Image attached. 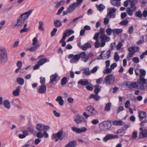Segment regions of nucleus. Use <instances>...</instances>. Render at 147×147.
Here are the masks:
<instances>
[{"mask_svg":"<svg viewBox=\"0 0 147 147\" xmlns=\"http://www.w3.org/2000/svg\"><path fill=\"white\" fill-rule=\"evenodd\" d=\"M80 56L82 61L84 62H87L88 59L85 52H82L80 53Z\"/></svg>","mask_w":147,"mask_h":147,"instance_id":"14","label":"nucleus"},{"mask_svg":"<svg viewBox=\"0 0 147 147\" xmlns=\"http://www.w3.org/2000/svg\"><path fill=\"white\" fill-rule=\"evenodd\" d=\"M110 2L114 6H119L121 5L120 2L117 0H111Z\"/></svg>","mask_w":147,"mask_h":147,"instance_id":"31","label":"nucleus"},{"mask_svg":"<svg viewBox=\"0 0 147 147\" xmlns=\"http://www.w3.org/2000/svg\"><path fill=\"white\" fill-rule=\"evenodd\" d=\"M58 75L56 73L51 75L50 76V81L49 83L52 84L54 82H57Z\"/></svg>","mask_w":147,"mask_h":147,"instance_id":"16","label":"nucleus"},{"mask_svg":"<svg viewBox=\"0 0 147 147\" xmlns=\"http://www.w3.org/2000/svg\"><path fill=\"white\" fill-rule=\"evenodd\" d=\"M78 6L76 4V3H74L71 4L68 7V12L69 13L72 12L74 9Z\"/></svg>","mask_w":147,"mask_h":147,"instance_id":"13","label":"nucleus"},{"mask_svg":"<svg viewBox=\"0 0 147 147\" xmlns=\"http://www.w3.org/2000/svg\"><path fill=\"white\" fill-rule=\"evenodd\" d=\"M139 48L138 47H129L128 49V51L134 54V53L139 51Z\"/></svg>","mask_w":147,"mask_h":147,"instance_id":"12","label":"nucleus"},{"mask_svg":"<svg viewBox=\"0 0 147 147\" xmlns=\"http://www.w3.org/2000/svg\"><path fill=\"white\" fill-rule=\"evenodd\" d=\"M133 11L129 8H127L126 9V11L127 14L130 16H131L133 15L132 11Z\"/></svg>","mask_w":147,"mask_h":147,"instance_id":"46","label":"nucleus"},{"mask_svg":"<svg viewBox=\"0 0 147 147\" xmlns=\"http://www.w3.org/2000/svg\"><path fill=\"white\" fill-rule=\"evenodd\" d=\"M43 23L42 21H40L39 22V26L38 29L39 30L43 31L44 30V28L43 27Z\"/></svg>","mask_w":147,"mask_h":147,"instance_id":"48","label":"nucleus"},{"mask_svg":"<svg viewBox=\"0 0 147 147\" xmlns=\"http://www.w3.org/2000/svg\"><path fill=\"white\" fill-rule=\"evenodd\" d=\"M126 85L130 89H138L139 88V85L137 82H130L127 83Z\"/></svg>","mask_w":147,"mask_h":147,"instance_id":"10","label":"nucleus"},{"mask_svg":"<svg viewBox=\"0 0 147 147\" xmlns=\"http://www.w3.org/2000/svg\"><path fill=\"white\" fill-rule=\"evenodd\" d=\"M116 11V9L115 8L113 7L110 8L107 14V17L109 18H111V17L113 18H115V14L113 13H115Z\"/></svg>","mask_w":147,"mask_h":147,"instance_id":"11","label":"nucleus"},{"mask_svg":"<svg viewBox=\"0 0 147 147\" xmlns=\"http://www.w3.org/2000/svg\"><path fill=\"white\" fill-rule=\"evenodd\" d=\"M82 117L79 115H76L74 117V121L77 124L81 123L82 122Z\"/></svg>","mask_w":147,"mask_h":147,"instance_id":"17","label":"nucleus"},{"mask_svg":"<svg viewBox=\"0 0 147 147\" xmlns=\"http://www.w3.org/2000/svg\"><path fill=\"white\" fill-rule=\"evenodd\" d=\"M78 84L83 86H85L89 84V82L87 80L81 79L78 81Z\"/></svg>","mask_w":147,"mask_h":147,"instance_id":"18","label":"nucleus"},{"mask_svg":"<svg viewBox=\"0 0 147 147\" xmlns=\"http://www.w3.org/2000/svg\"><path fill=\"white\" fill-rule=\"evenodd\" d=\"M119 57L117 53H116L114 56V59L116 61H118L119 60Z\"/></svg>","mask_w":147,"mask_h":147,"instance_id":"64","label":"nucleus"},{"mask_svg":"<svg viewBox=\"0 0 147 147\" xmlns=\"http://www.w3.org/2000/svg\"><path fill=\"white\" fill-rule=\"evenodd\" d=\"M64 7L63 6L61 7L58 10L57 12V15H59L61 13L62 11L64 9Z\"/></svg>","mask_w":147,"mask_h":147,"instance_id":"61","label":"nucleus"},{"mask_svg":"<svg viewBox=\"0 0 147 147\" xmlns=\"http://www.w3.org/2000/svg\"><path fill=\"white\" fill-rule=\"evenodd\" d=\"M139 72L140 74L139 75V77H143L145 76L146 74V71L145 70L143 69H140Z\"/></svg>","mask_w":147,"mask_h":147,"instance_id":"41","label":"nucleus"},{"mask_svg":"<svg viewBox=\"0 0 147 147\" xmlns=\"http://www.w3.org/2000/svg\"><path fill=\"white\" fill-rule=\"evenodd\" d=\"M111 102H109L106 105L105 107V110L107 111H109L111 109Z\"/></svg>","mask_w":147,"mask_h":147,"instance_id":"40","label":"nucleus"},{"mask_svg":"<svg viewBox=\"0 0 147 147\" xmlns=\"http://www.w3.org/2000/svg\"><path fill=\"white\" fill-rule=\"evenodd\" d=\"M101 43L99 42L98 40L96 41L94 44V46L95 48H99L100 46Z\"/></svg>","mask_w":147,"mask_h":147,"instance_id":"52","label":"nucleus"},{"mask_svg":"<svg viewBox=\"0 0 147 147\" xmlns=\"http://www.w3.org/2000/svg\"><path fill=\"white\" fill-rule=\"evenodd\" d=\"M136 15L137 17L140 18H141L142 16V14L140 11H138L136 12Z\"/></svg>","mask_w":147,"mask_h":147,"instance_id":"62","label":"nucleus"},{"mask_svg":"<svg viewBox=\"0 0 147 147\" xmlns=\"http://www.w3.org/2000/svg\"><path fill=\"white\" fill-rule=\"evenodd\" d=\"M140 78L138 79L137 82L138 84H145L146 83V80L143 77H139Z\"/></svg>","mask_w":147,"mask_h":147,"instance_id":"28","label":"nucleus"},{"mask_svg":"<svg viewBox=\"0 0 147 147\" xmlns=\"http://www.w3.org/2000/svg\"><path fill=\"white\" fill-rule=\"evenodd\" d=\"M27 24H24L23 28V29L21 30L20 31V32L21 33H22L24 32H27L30 30V29L28 28H26Z\"/></svg>","mask_w":147,"mask_h":147,"instance_id":"35","label":"nucleus"},{"mask_svg":"<svg viewBox=\"0 0 147 147\" xmlns=\"http://www.w3.org/2000/svg\"><path fill=\"white\" fill-rule=\"evenodd\" d=\"M111 125L110 120L104 121L99 124L100 131V132L106 131L111 128Z\"/></svg>","mask_w":147,"mask_h":147,"instance_id":"2","label":"nucleus"},{"mask_svg":"<svg viewBox=\"0 0 147 147\" xmlns=\"http://www.w3.org/2000/svg\"><path fill=\"white\" fill-rule=\"evenodd\" d=\"M122 30L121 29H114L112 30V32L113 33L116 34L117 35L121 33L122 32Z\"/></svg>","mask_w":147,"mask_h":147,"instance_id":"38","label":"nucleus"},{"mask_svg":"<svg viewBox=\"0 0 147 147\" xmlns=\"http://www.w3.org/2000/svg\"><path fill=\"white\" fill-rule=\"evenodd\" d=\"M147 136V129H144L140 134L139 137L140 138H143Z\"/></svg>","mask_w":147,"mask_h":147,"instance_id":"24","label":"nucleus"},{"mask_svg":"<svg viewBox=\"0 0 147 147\" xmlns=\"http://www.w3.org/2000/svg\"><path fill=\"white\" fill-rule=\"evenodd\" d=\"M40 82L41 84L42 85H45L44 84L45 83V79L44 77H40Z\"/></svg>","mask_w":147,"mask_h":147,"instance_id":"54","label":"nucleus"},{"mask_svg":"<svg viewBox=\"0 0 147 147\" xmlns=\"http://www.w3.org/2000/svg\"><path fill=\"white\" fill-rule=\"evenodd\" d=\"M97 9L100 11H102L105 8V6L102 4H100L99 5H96Z\"/></svg>","mask_w":147,"mask_h":147,"instance_id":"39","label":"nucleus"},{"mask_svg":"<svg viewBox=\"0 0 147 147\" xmlns=\"http://www.w3.org/2000/svg\"><path fill=\"white\" fill-rule=\"evenodd\" d=\"M113 124L116 125L123 126L125 125V123L121 120H115L113 122Z\"/></svg>","mask_w":147,"mask_h":147,"instance_id":"26","label":"nucleus"},{"mask_svg":"<svg viewBox=\"0 0 147 147\" xmlns=\"http://www.w3.org/2000/svg\"><path fill=\"white\" fill-rule=\"evenodd\" d=\"M23 134H20L19 135V137L20 138H25L28 134V132L26 130H24L23 131Z\"/></svg>","mask_w":147,"mask_h":147,"instance_id":"36","label":"nucleus"},{"mask_svg":"<svg viewBox=\"0 0 147 147\" xmlns=\"http://www.w3.org/2000/svg\"><path fill=\"white\" fill-rule=\"evenodd\" d=\"M36 128L38 131H41L49 130V127L48 126L39 124H38L36 125Z\"/></svg>","mask_w":147,"mask_h":147,"instance_id":"9","label":"nucleus"},{"mask_svg":"<svg viewBox=\"0 0 147 147\" xmlns=\"http://www.w3.org/2000/svg\"><path fill=\"white\" fill-rule=\"evenodd\" d=\"M54 26L56 27H59L62 25V22L60 20H57L54 22Z\"/></svg>","mask_w":147,"mask_h":147,"instance_id":"33","label":"nucleus"},{"mask_svg":"<svg viewBox=\"0 0 147 147\" xmlns=\"http://www.w3.org/2000/svg\"><path fill=\"white\" fill-rule=\"evenodd\" d=\"M40 45H37L32 47L30 48L31 52H35L39 47Z\"/></svg>","mask_w":147,"mask_h":147,"instance_id":"43","label":"nucleus"},{"mask_svg":"<svg viewBox=\"0 0 147 147\" xmlns=\"http://www.w3.org/2000/svg\"><path fill=\"white\" fill-rule=\"evenodd\" d=\"M100 35L99 33H96L95 34L94 36L93 37V39L96 41L98 40V37Z\"/></svg>","mask_w":147,"mask_h":147,"instance_id":"50","label":"nucleus"},{"mask_svg":"<svg viewBox=\"0 0 147 147\" xmlns=\"http://www.w3.org/2000/svg\"><path fill=\"white\" fill-rule=\"evenodd\" d=\"M111 51V50H110L109 49L105 53L103 54L102 55L103 59H108L110 56Z\"/></svg>","mask_w":147,"mask_h":147,"instance_id":"20","label":"nucleus"},{"mask_svg":"<svg viewBox=\"0 0 147 147\" xmlns=\"http://www.w3.org/2000/svg\"><path fill=\"white\" fill-rule=\"evenodd\" d=\"M49 61L47 58H43L40 60L38 62V65L40 66L44 64L47 61Z\"/></svg>","mask_w":147,"mask_h":147,"instance_id":"34","label":"nucleus"},{"mask_svg":"<svg viewBox=\"0 0 147 147\" xmlns=\"http://www.w3.org/2000/svg\"><path fill=\"white\" fill-rule=\"evenodd\" d=\"M71 129L74 132L78 134L85 132L87 130V129L84 127H82L80 128H78L75 127H72Z\"/></svg>","mask_w":147,"mask_h":147,"instance_id":"8","label":"nucleus"},{"mask_svg":"<svg viewBox=\"0 0 147 147\" xmlns=\"http://www.w3.org/2000/svg\"><path fill=\"white\" fill-rule=\"evenodd\" d=\"M86 110L90 116L96 115L98 113V112L92 106H91L87 107L86 108Z\"/></svg>","mask_w":147,"mask_h":147,"instance_id":"7","label":"nucleus"},{"mask_svg":"<svg viewBox=\"0 0 147 147\" xmlns=\"http://www.w3.org/2000/svg\"><path fill=\"white\" fill-rule=\"evenodd\" d=\"M128 23V21L127 20H124L123 21H121L120 23V24L121 25H127Z\"/></svg>","mask_w":147,"mask_h":147,"instance_id":"51","label":"nucleus"},{"mask_svg":"<svg viewBox=\"0 0 147 147\" xmlns=\"http://www.w3.org/2000/svg\"><path fill=\"white\" fill-rule=\"evenodd\" d=\"M16 82L19 85H22L24 84V81L23 78L19 77L17 79Z\"/></svg>","mask_w":147,"mask_h":147,"instance_id":"32","label":"nucleus"},{"mask_svg":"<svg viewBox=\"0 0 147 147\" xmlns=\"http://www.w3.org/2000/svg\"><path fill=\"white\" fill-rule=\"evenodd\" d=\"M74 33V31L72 30L67 29L63 33V34L67 37V36H69L73 34Z\"/></svg>","mask_w":147,"mask_h":147,"instance_id":"23","label":"nucleus"},{"mask_svg":"<svg viewBox=\"0 0 147 147\" xmlns=\"http://www.w3.org/2000/svg\"><path fill=\"white\" fill-rule=\"evenodd\" d=\"M6 22L3 20L0 22V30H1L5 24Z\"/></svg>","mask_w":147,"mask_h":147,"instance_id":"53","label":"nucleus"},{"mask_svg":"<svg viewBox=\"0 0 147 147\" xmlns=\"http://www.w3.org/2000/svg\"><path fill=\"white\" fill-rule=\"evenodd\" d=\"M77 144V142L76 140H73L67 144L65 147H75Z\"/></svg>","mask_w":147,"mask_h":147,"instance_id":"22","label":"nucleus"},{"mask_svg":"<svg viewBox=\"0 0 147 147\" xmlns=\"http://www.w3.org/2000/svg\"><path fill=\"white\" fill-rule=\"evenodd\" d=\"M64 3V2L63 1H61L60 2H58L55 5L56 7H58L61 5H63Z\"/></svg>","mask_w":147,"mask_h":147,"instance_id":"59","label":"nucleus"},{"mask_svg":"<svg viewBox=\"0 0 147 147\" xmlns=\"http://www.w3.org/2000/svg\"><path fill=\"white\" fill-rule=\"evenodd\" d=\"M95 88L94 90V92L96 94H98V92L100 90V89L99 88V86L96 85L95 86Z\"/></svg>","mask_w":147,"mask_h":147,"instance_id":"45","label":"nucleus"},{"mask_svg":"<svg viewBox=\"0 0 147 147\" xmlns=\"http://www.w3.org/2000/svg\"><path fill=\"white\" fill-rule=\"evenodd\" d=\"M134 54L129 52L127 56V59L129 61L131 59V58Z\"/></svg>","mask_w":147,"mask_h":147,"instance_id":"56","label":"nucleus"},{"mask_svg":"<svg viewBox=\"0 0 147 147\" xmlns=\"http://www.w3.org/2000/svg\"><path fill=\"white\" fill-rule=\"evenodd\" d=\"M56 101L59 102L61 106H63V105L64 101L62 99V97L61 96H58L56 100Z\"/></svg>","mask_w":147,"mask_h":147,"instance_id":"29","label":"nucleus"},{"mask_svg":"<svg viewBox=\"0 0 147 147\" xmlns=\"http://www.w3.org/2000/svg\"><path fill=\"white\" fill-rule=\"evenodd\" d=\"M3 105L6 109H9L10 108V105L9 101L8 100H5L3 101Z\"/></svg>","mask_w":147,"mask_h":147,"instance_id":"30","label":"nucleus"},{"mask_svg":"<svg viewBox=\"0 0 147 147\" xmlns=\"http://www.w3.org/2000/svg\"><path fill=\"white\" fill-rule=\"evenodd\" d=\"M138 0H129V2L130 3L131 8L133 11H135L136 9V7L135 4L137 3Z\"/></svg>","mask_w":147,"mask_h":147,"instance_id":"15","label":"nucleus"},{"mask_svg":"<svg viewBox=\"0 0 147 147\" xmlns=\"http://www.w3.org/2000/svg\"><path fill=\"white\" fill-rule=\"evenodd\" d=\"M115 77L113 75L111 74L107 75L105 78L104 80L107 84L110 85L114 84L115 82Z\"/></svg>","mask_w":147,"mask_h":147,"instance_id":"5","label":"nucleus"},{"mask_svg":"<svg viewBox=\"0 0 147 147\" xmlns=\"http://www.w3.org/2000/svg\"><path fill=\"white\" fill-rule=\"evenodd\" d=\"M112 70L111 68H108L107 69H105L103 71V73L105 74H109L111 72Z\"/></svg>","mask_w":147,"mask_h":147,"instance_id":"49","label":"nucleus"},{"mask_svg":"<svg viewBox=\"0 0 147 147\" xmlns=\"http://www.w3.org/2000/svg\"><path fill=\"white\" fill-rule=\"evenodd\" d=\"M100 38L101 39V47H104L105 45V42L109 41L110 39L109 37H108L106 35L102 34L100 36Z\"/></svg>","mask_w":147,"mask_h":147,"instance_id":"6","label":"nucleus"},{"mask_svg":"<svg viewBox=\"0 0 147 147\" xmlns=\"http://www.w3.org/2000/svg\"><path fill=\"white\" fill-rule=\"evenodd\" d=\"M92 47L91 44L88 42L85 43L81 47L82 50L86 51L88 49Z\"/></svg>","mask_w":147,"mask_h":147,"instance_id":"21","label":"nucleus"},{"mask_svg":"<svg viewBox=\"0 0 147 147\" xmlns=\"http://www.w3.org/2000/svg\"><path fill=\"white\" fill-rule=\"evenodd\" d=\"M31 10L22 14L17 19L16 23L13 25V27L14 28L21 27L23 26L25 20H27L29 16L32 13Z\"/></svg>","mask_w":147,"mask_h":147,"instance_id":"1","label":"nucleus"},{"mask_svg":"<svg viewBox=\"0 0 147 147\" xmlns=\"http://www.w3.org/2000/svg\"><path fill=\"white\" fill-rule=\"evenodd\" d=\"M8 60L7 54L5 49L4 48H0V63L5 64Z\"/></svg>","mask_w":147,"mask_h":147,"instance_id":"3","label":"nucleus"},{"mask_svg":"<svg viewBox=\"0 0 147 147\" xmlns=\"http://www.w3.org/2000/svg\"><path fill=\"white\" fill-rule=\"evenodd\" d=\"M139 117L140 120L142 121L144 118L147 117L146 113L144 111H140L138 112Z\"/></svg>","mask_w":147,"mask_h":147,"instance_id":"19","label":"nucleus"},{"mask_svg":"<svg viewBox=\"0 0 147 147\" xmlns=\"http://www.w3.org/2000/svg\"><path fill=\"white\" fill-rule=\"evenodd\" d=\"M32 45L34 46L36 45L38 42V40L37 38L36 37H34L32 40Z\"/></svg>","mask_w":147,"mask_h":147,"instance_id":"63","label":"nucleus"},{"mask_svg":"<svg viewBox=\"0 0 147 147\" xmlns=\"http://www.w3.org/2000/svg\"><path fill=\"white\" fill-rule=\"evenodd\" d=\"M106 31L107 34L109 36H110L112 32V30L110 28H108L106 29Z\"/></svg>","mask_w":147,"mask_h":147,"instance_id":"55","label":"nucleus"},{"mask_svg":"<svg viewBox=\"0 0 147 147\" xmlns=\"http://www.w3.org/2000/svg\"><path fill=\"white\" fill-rule=\"evenodd\" d=\"M16 65L18 67V68H21L22 66V62L21 61H18L17 62Z\"/></svg>","mask_w":147,"mask_h":147,"instance_id":"60","label":"nucleus"},{"mask_svg":"<svg viewBox=\"0 0 147 147\" xmlns=\"http://www.w3.org/2000/svg\"><path fill=\"white\" fill-rule=\"evenodd\" d=\"M110 18L107 17V15L106 16V18H105L104 19V24L105 25H106L109 23V18Z\"/></svg>","mask_w":147,"mask_h":147,"instance_id":"57","label":"nucleus"},{"mask_svg":"<svg viewBox=\"0 0 147 147\" xmlns=\"http://www.w3.org/2000/svg\"><path fill=\"white\" fill-rule=\"evenodd\" d=\"M20 92V87L18 86L16 90H14L12 92L13 95L15 96H18L19 95Z\"/></svg>","mask_w":147,"mask_h":147,"instance_id":"27","label":"nucleus"},{"mask_svg":"<svg viewBox=\"0 0 147 147\" xmlns=\"http://www.w3.org/2000/svg\"><path fill=\"white\" fill-rule=\"evenodd\" d=\"M81 58L80 53L79 54H76L74 55L73 54L69 55L68 58L71 59L70 62L72 63H75L78 62Z\"/></svg>","mask_w":147,"mask_h":147,"instance_id":"4","label":"nucleus"},{"mask_svg":"<svg viewBox=\"0 0 147 147\" xmlns=\"http://www.w3.org/2000/svg\"><path fill=\"white\" fill-rule=\"evenodd\" d=\"M46 91V86L45 85L41 86L38 90V92L40 94H44Z\"/></svg>","mask_w":147,"mask_h":147,"instance_id":"25","label":"nucleus"},{"mask_svg":"<svg viewBox=\"0 0 147 147\" xmlns=\"http://www.w3.org/2000/svg\"><path fill=\"white\" fill-rule=\"evenodd\" d=\"M57 30V29L56 28H54L53 31L51 32V36L52 37L55 34Z\"/></svg>","mask_w":147,"mask_h":147,"instance_id":"58","label":"nucleus"},{"mask_svg":"<svg viewBox=\"0 0 147 147\" xmlns=\"http://www.w3.org/2000/svg\"><path fill=\"white\" fill-rule=\"evenodd\" d=\"M67 78L66 77H64L61 80V84L62 86L65 85L67 82Z\"/></svg>","mask_w":147,"mask_h":147,"instance_id":"42","label":"nucleus"},{"mask_svg":"<svg viewBox=\"0 0 147 147\" xmlns=\"http://www.w3.org/2000/svg\"><path fill=\"white\" fill-rule=\"evenodd\" d=\"M93 98L95 99V100L98 101L100 98V97L97 94H92L91 95L90 98Z\"/></svg>","mask_w":147,"mask_h":147,"instance_id":"37","label":"nucleus"},{"mask_svg":"<svg viewBox=\"0 0 147 147\" xmlns=\"http://www.w3.org/2000/svg\"><path fill=\"white\" fill-rule=\"evenodd\" d=\"M57 136V137L60 138V139L61 140L62 139L61 136L63 134V132L61 131H59L56 134Z\"/></svg>","mask_w":147,"mask_h":147,"instance_id":"47","label":"nucleus"},{"mask_svg":"<svg viewBox=\"0 0 147 147\" xmlns=\"http://www.w3.org/2000/svg\"><path fill=\"white\" fill-rule=\"evenodd\" d=\"M107 136L109 140L113 138H118V136L117 135H114L113 134H109Z\"/></svg>","mask_w":147,"mask_h":147,"instance_id":"44","label":"nucleus"}]
</instances>
